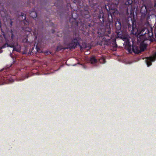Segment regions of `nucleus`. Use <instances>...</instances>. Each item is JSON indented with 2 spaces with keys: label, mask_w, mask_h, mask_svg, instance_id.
<instances>
[{
  "label": "nucleus",
  "mask_w": 156,
  "mask_h": 156,
  "mask_svg": "<svg viewBox=\"0 0 156 156\" xmlns=\"http://www.w3.org/2000/svg\"><path fill=\"white\" fill-rule=\"evenodd\" d=\"M82 40L81 37L79 34L75 33L74 34L73 38L71 42L68 44L67 46L69 47L70 49H74L77 46L80 48V50H82L83 48H88L89 49L91 48V47L89 44H87L86 42H83L81 45L80 44V42Z\"/></svg>",
  "instance_id": "nucleus-1"
},
{
  "label": "nucleus",
  "mask_w": 156,
  "mask_h": 156,
  "mask_svg": "<svg viewBox=\"0 0 156 156\" xmlns=\"http://www.w3.org/2000/svg\"><path fill=\"white\" fill-rule=\"evenodd\" d=\"M74 21H73L72 23V27H74L75 29H78L81 30H83L84 28V25H85L84 22V20L83 19L80 20L79 21L77 22V20L78 17V15L76 12H73L71 13V15Z\"/></svg>",
  "instance_id": "nucleus-2"
},
{
  "label": "nucleus",
  "mask_w": 156,
  "mask_h": 156,
  "mask_svg": "<svg viewBox=\"0 0 156 156\" xmlns=\"http://www.w3.org/2000/svg\"><path fill=\"white\" fill-rule=\"evenodd\" d=\"M131 20L132 21V26L131 24L128 23V30H130L131 29V33L135 36H137L139 33H138V29L136 28V20L134 19L131 18Z\"/></svg>",
  "instance_id": "nucleus-3"
},
{
  "label": "nucleus",
  "mask_w": 156,
  "mask_h": 156,
  "mask_svg": "<svg viewBox=\"0 0 156 156\" xmlns=\"http://www.w3.org/2000/svg\"><path fill=\"white\" fill-rule=\"evenodd\" d=\"M141 35H140L139 37H137V40L139 42H143L144 40L142 39L143 37V35L147 34V36L148 37H151L153 35V33L151 32L148 30L146 28L143 29L140 32Z\"/></svg>",
  "instance_id": "nucleus-4"
},
{
  "label": "nucleus",
  "mask_w": 156,
  "mask_h": 156,
  "mask_svg": "<svg viewBox=\"0 0 156 156\" xmlns=\"http://www.w3.org/2000/svg\"><path fill=\"white\" fill-rule=\"evenodd\" d=\"M6 47H9L13 48V51H16L17 52H20L21 50V47L20 45L17 44V47L14 46L13 44H9L7 41H6V43L2 46L0 47V49L5 48Z\"/></svg>",
  "instance_id": "nucleus-5"
},
{
  "label": "nucleus",
  "mask_w": 156,
  "mask_h": 156,
  "mask_svg": "<svg viewBox=\"0 0 156 156\" xmlns=\"http://www.w3.org/2000/svg\"><path fill=\"white\" fill-rule=\"evenodd\" d=\"M126 47L129 52L131 51V49L132 51L135 53H138V48L137 46L134 45L132 46L130 43L128 41L126 43Z\"/></svg>",
  "instance_id": "nucleus-6"
},
{
  "label": "nucleus",
  "mask_w": 156,
  "mask_h": 156,
  "mask_svg": "<svg viewBox=\"0 0 156 156\" xmlns=\"http://www.w3.org/2000/svg\"><path fill=\"white\" fill-rule=\"evenodd\" d=\"M156 59V52L154 55L146 58V62L148 67L152 65V62L154 61Z\"/></svg>",
  "instance_id": "nucleus-7"
},
{
  "label": "nucleus",
  "mask_w": 156,
  "mask_h": 156,
  "mask_svg": "<svg viewBox=\"0 0 156 156\" xmlns=\"http://www.w3.org/2000/svg\"><path fill=\"white\" fill-rule=\"evenodd\" d=\"M23 19L22 22L25 26H27L29 24V22L26 20V15L23 13H21L20 16Z\"/></svg>",
  "instance_id": "nucleus-8"
},
{
  "label": "nucleus",
  "mask_w": 156,
  "mask_h": 156,
  "mask_svg": "<svg viewBox=\"0 0 156 156\" xmlns=\"http://www.w3.org/2000/svg\"><path fill=\"white\" fill-rule=\"evenodd\" d=\"M68 47L63 48L62 46H58L56 48V51H63L64 50L66 49L69 48V47L68 46Z\"/></svg>",
  "instance_id": "nucleus-9"
},
{
  "label": "nucleus",
  "mask_w": 156,
  "mask_h": 156,
  "mask_svg": "<svg viewBox=\"0 0 156 156\" xmlns=\"http://www.w3.org/2000/svg\"><path fill=\"white\" fill-rule=\"evenodd\" d=\"M140 12L144 14H146L147 12V7L146 5H143L141 8Z\"/></svg>",
  "instance_id": "nucleus-10"
},
{
  "label": "nucleus",
  "mask_w": 156,
  "mask_h": 156,
  "mask_svg": "<svg viewBox=\"0 0 156 156\" xmlns=\"http://www.w3.org/2000/svg\"><path fill=\"white\" fill-rule=\"evenodd\" d=\"M147 45L144 43H142L140 44V49L141 51H143L146 49Z\"/></svg>",
  "instance_id": "nucleus-11"
},
{
  "label": "nucleus",
  "mask_w": 156,
  "mask_h": 156,
  "mask_svg": "<svg viewBox=\"0 0 156 156\" xmlns=\"http://www.w3.org/2000/svg\"><path fill=\"white\" fill-rule=\"evenodd\" d=\"M90 61L91 64L96 63L97 62V60L94 56H93L90 58Z\"/></svg>",
  "instance_id": "nucleus-12"
},
{
  "label": "nucleus",
  "mask_w": 156,
  "mask_h": 156,
  "mask_svg": "<svg viewBox=\"0 0 156 156\" xmlns=\"http://www.w3.org/2000/svg\"><path fill=\"white\" fill-rule=\"evenodd\" d=\"M116 33H117L118 36L121 39H122L124 38V37L122 31H121L120 30L119 31H116Z\"/></svg>",
  "instance_id": "nucleus-13"
},
{
  "label": "nucleus",
  "mask_w": 156,
  "mask_h": 156,
  "mask_svg": "<svg viewBox=\"0 0 156 156\" xmlns=\"http://www.w3.org/2000/svg\"><path fill=\"white\" fill-rule=\"evenodd\" d=\"M30 14V16L33 18H36L37 17V12L35 11L31 12Z\"/></svg>",
  "instance_id": "nucleus-14"
},
{
  "label": "nucleus",
  "mask_w": 156,
  "mask_h": 156,
  "mask_svg": "<svg viewBox=\"0 0 156 156\" xmlns=\"http://www.w3.org/2000/svg\"><path fill=\"white\" fill-rule=\"evenodd\" d=\"M133 3V1L132 0H126L125 3V4L126 5H131V10H132V4Z\"/></svg>",
  "instance_id": "nucleus-15"
},
{
  "label": "nucleus",
  "mask_w": 156,
  "mask_h": 156,
  "mask_svg": "<svg viewBox=\"0 0 156 156\" xmlns=\"http://www.w3.org/2000/svg\"><path fill=\"white\" fill-rule=\"evenodd\" d=\"M99 61L100 63H104L105 62V60L104 58H102L99 60Z\"/></svg>",
  "instance_id": "nucleus-16"
},
{
  "label": "nucleus",
  "mask_w": 156,
  "mask_h": 156,
  "mask_svg": "<svg viewBox=\"0 0 156 156\" xmlns=\"http://www.w3.org/2000/svg\"><path fill=\"white\" fill-rule=\"evenodd\" d=\"M11 40L12 41H13L14 39V35L12 31V30H11Z\"/></svg>",
  "instance_id": "nucleus-17"
},
{
  "label": "nucleus",
  "mask_w": 156,
  "mask_h": 156,
  "mask_svg": "<svg viewBox=\"0 0 156 156\" xmlns=\"http://www.w3.org/2000/svg\"><path fill=\"white\" fill-rule=\"evenodd\" d=\"M36 48L37 51V52H41L40 49V48L38 46H37Z\"/></svg>",
  "instance_id": "nucleus-18"
},
{
  "label": "nucleus",
  "mask_w": 156,
  "mask_h": 156,
  "mask_svg": "<svg viewBox=\"0 0 156 156\" xmlns=\"http://www.w3.org/2000/svg\"><path fill=\"white\" fill-rule=\"evenodd\" d=\"M12 19H11V20H10V24L11 25V26H12V24L13 23V22L12 21Z\"/></svg>",
  "instance_id": "nucleus-19"
},
{
  "label": "nucleus",
  "mask_w": 156,
  "mask_h": 156,
  "mask_svg": "<svg viewBox=\"0 0 156 156\" xmlns=\"http://www.w3.org/2000/svg\"><path fill=\"white\" fill-rule=\"evenodd\" d=\"M117 44H115V45H114V47L116 48V47H117Z\"/></svg>",
  "instance_id": "nucleus-20"
},
{
  "label": "nucleus",
  "mask_w": 156,
  "mask_h": 156,
  "mask_svg": "<svg viewBox=\"0 0 156 156\" xmlns=\"http://www.w3.org/2000/svg\"><path fill=\"white\" fill-rule=\"evenodd\" d=\"M3 84V83H0V85H2Z\"/></svg>",
  "instance_id": "nucleus-21"
},
{
  "label": "nucleus",
  "mask_w": 156,
  "mask_h": 156,
  "mask_svg": "<svg viewBox=\"0 0 156 156\" xmlns=\"http://www.w3.org/2000/svg\"><path fill=\"white\" fill-rule=\"evenodd\" d=\"M154 7L156 8V2L154 4Z\"/></svg>",
  "instance_id": "nucleus-22"
},
{
  "label": "nucleus",
  "mask_w": 156,
  "mask_h": 156,
  "mask_svg": "<svg viewBox=\"0 0 156 156\" xmlns=\"http://www.w3.org/2000/svg\"><path fill=\"white\" fill-rule=\"evenodd\" d=\"M1 21H0V27L1 28Z\"/></svg>",
  "instance_id": "nucleus-23"
},
{
  "label": "nucleus",
  "mask_w": 156,
  "mask_h": 156,
  "mask_svg": "<svg viewBox=\"0 0 156 156\" xmlns=\"http://www.w3.org/2000/svg\"><path fill=\"white\" fill-rule=\"evenodd\" d=\"M52 32L53 33L54 32V30H52Z\"/></svg>",
  "instance_id": "nucleus-24"
}]
</instances>
